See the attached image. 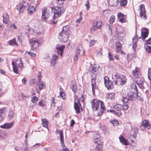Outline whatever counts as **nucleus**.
<instances>
[{
  "label": "nucleus",
  "instance_id": "43",
  "mask_svg": "<svg viewBox=\"0 0 151 151\" xmlns=\"http://www.w3.org/2000/svg\"><path fill=\"white\" fill-rule=\"evenodd\" d=\"M136 96L137 98V99L138 100V101H143V99L142 97L140 96V95L139 96V93H137L136 94V95H134V97Z\"/></svg>",
  "mask_w": 151,
  "mask_h": 151
},
{
  "label": "nucleus",
  "instance_id": "6",
  "mask_svg": "<svg viewBox=\"0 0 151 151\" xmlns=\"http://www.w3.org/2000/svg\"><path fill=\"white\" fill-rule=\"evenodd\" d=\"M114 76L116 79L115 80V84L123 85L126 83L127 79L125 76L122 75H118L117 74H115Z\"/></svg>",
  "mask_w": 151,
  "mask_h": 151
},
{
  "label": "nucleus",
  "instance_id": "42",
  "mask_svg": "<svg viewBox=\"0 0 151 151\" xmlns=\"http://www.w3.org/2000/svg\"><path fill=\"white\" fill-rule=\"evenodd\" d=\"M62 90H63V89L61 88H60V97H62L63 99H64L65 98V93L63 91H61Z\"/></svg>",
  "mask_w": 151,
  "mask_h": 151
},
{
  "label": "nucleus",
  "instance_id": "60",
  "mask_svg": "<svg viewBox=\"0 0 151 151\" xmlns=\"http://www.w3.org/2000/svg\"><path fill=\"white\" fill-rule=\"evenodd\" d=\"M108 57L110 60H114V58L112 57L111 53L109 52L108 53Z\"/></svg>",
  "mask_w": 151,
  "mask_h": 151
},
{
  "label": "nucleus",
  "instance_id": "31",
  "mask_svg": "<svg viewBox=\"0 0 151 151\" xmlns=\"http://www.w3.org/2000/svg\"><path fill=\"white\" fill-rule=\"evenodd\" d=\"M119 138L121 143H123L124 145H127L126 139L123 136H120Z\"/></svg>",
  "mask_w": 151,
  "mask_h": 151
},
{
  "label": "nucleus",
  "instance_id": "26",
  "mask_svg": "<svg viewBox=\"0 0 151 151\" xmlns=\"http://www.w3.org/2000/svg\"><path fill=\"white\" fill-rule=\"evenodd\" d=\"M133 45L132 46V48L134 51L136 50V49L137 46V42L138 41V40L136 37H134L133 38Z\"/></svg>",
  "mask_w": 151,
  "mask_h": 151
},
{
  "label": "nucleus",
  "instance_id": "35",
  "mask_svg": "<svg viewBox=\"0 0 151 151\" xmlns=\"http://www.w3.org/2000/svg\"><path fill=\"white\" fill-rule=\"evenodd\" d=\"M140 14H143L145 13L144 6L143 4H142L140 5Z\"/></svg>",
  "mask_w": 151,
  "mask_h": 151
},
{
  "label": "nucleus",
  "instance_id": "2",
  "mask_svg": "<svg viewBox=\"0 0 151 151\" xmlns=\"http://www.w3.org/2000/svg\"><path fill=\"white\" fill-rule=\"evenodd\" d=\"M12 64L13 72L16 74H19L24 67L21 59L18 58L15 61H12Z\"/></svg>",
  "mask_w": 151,
  "mask_h": 151
},
{
  "label": "nucleus",
  "instance_id": "39",
  "mask_svg": "<svg viewBox=\"0 0 151 151\" xmlns=\"http://www.w3.org/2000/svg\"><path fill=\"white\" fill-rule=\"evenodd\" d=\"M144 81V79L143 78H137L136 81V83L137 84H138L141 83H143Z\"/></svg>",
  "mask_w": 151,
  "mask_h": 151
},
{
  "label": "nucleus",
  "instance_id": "28",
  "mask_svg": "<svg viewBox=\"0 0 151 151\" xmlns=\"http://www.w3.org/2000/svg\"><path fill=\"white\" fill-rule=\"evenodd\" d=\"M28 11L29 14H32L35 11V8L33 6H29L28 8Z\"/></svg>",
  "mask_w": 151,
  "mask_h": 151
},
{
  "label": "nucleus",
  "instance_id": "23",
  "mask_svg": "<svg viewBox=\"0 0 151 151\" xmlns=\"http://www.w3.org/2000/svg\"><path fill=\"white\" fill-rule=\"evenodd\" d=\"M65 47V46L62 45L56 48V49H57L58 53L59 55H60L61 56H62L63 53V50Z\"/></svg>",
  "mask_w": 151,
  "mask_h": 151
},
{
  "label": "nucleus",
  "instance_id": "3",
  "mask_svg": "<svg viewBox=\"0 0 151 151\" xmlns=\"http://www.w3.org/2000/svg\"><path fill=\"white\" fill-rule=\"evenodd\" d=\"M52 12L54 13L53 16L54 20H52V23L53 24H56L57 20H55L58 17L61 16L65 11V9L62 7L54 6L52 8Z\"/></svg>",
  "mask_w": 151,
  "mask_h": 151
},
{
  "label": "nucleus",
  "instance_id": "7",
  "mask_svg": "<svg viewBox=\"0 0 151 151\" xmlns=\"http://www.w3.org/2000/svg\"><path fill=\"white\" fill-rule=\"evenodd\" d=\"M105 86L108 89H111L113 88L114 86L112 82L110 80L107 76H105L104 79Z\"/></svg>",
  "mask_w": 151,
  "mask_h": 151
},
{
  "label": "nucleus",
  "instance_id": "64",
  "mask_svg": "<svg viewBox=\"0 0 151 151\" xmlns=\"http://www.w3.org/2000/svg\"><path fill=\"white\" fill-rule=\"evenodd\" d=\"M143 83H141V84H137V85L139 86V88H142V89H143L144 88V87L143 85Z\"/></svg>",
  "mask_w": 151,
  "mask_h": 151
},
{
  "label": "nucleus",
  "instance_id": "12",
  "mask_svg": "<svg viewBox=\"0 0 151 151\" xmlns=\"http://www.w3.org/2000/svg\"><path fill=\"white\" fill-rule=\"evenodd\" d=\"M14 125V122H12L10 123H6L0 126L1 128L9 129L11 128Z\"/></svg>",
  "mask_w": 151,
  "mask_h": 151
},
{
  "label": "nucleus",
  "instance_id": "21",
  "mask_svg": "<svg viewBox=\"0 0 151 151\" xmlns=\"http://www.w3.org/2000/svg\"><path fill=\"white\" fill-rule=\"evenodd\" d=\"M98 70V66L97 65H94L90 69V71L93 74L96 75L97 73V71Z\"/></svg>",
  "mask_w": 151,
  "mask_h": 151
},
{
  "label": "nucleus",
  "instance_id": "13",
  "mask_svg": "<svg viewBox=\"0 0 151 151\" xmlns=\"http://www.w3.org/2000/svg\"><path fill=\"white\" fill-rule=\"evenodd\" d=\"M58 59V58L56 55L53 54L52 56V58L51 59L50 62L51 65L53 66H54L56 64V61H57Z\"/></svg>",
  "mask_w": 151,
  "mask_h": 151
},
{
  "label": "nucleus",
  "instance_id": "54",
  "mask_svg": "<svg viewBox=\"0 0 151 151\" xmlns=\"http://www.w3.org/2000/svg\"><path fill=\"white\" fill-rule=\"evenodd\" d=\"M146 51L149 53L151 52V46H147L146 47Z\"/></svg>",
  "mask_w": 151,
  "mask_h": 151
},
{
  "label": "nucleus",
  "instance_id": "63",
  "mask_svg": "<svg viewBox=\"0 0 151 151\" xmlns=\"http://www.w3.org/2000/svg\"><path fill=\"white\" fill-rule=\"evenodd\" d=\"M150 71H151V70H150V69L149 68L148 69V78L151 81V76H150Z\"/></svg>",
  "mask_w": 151,
  "mask_h": 151
},
{
  "label": "nucleus",
  "instance_id": "24",
  "mask_svg": "<svg viewBox=\"0 0 151 151\" xmlns=\"http://www.w3.org/2000/svg\"><path fill=\"white\" fill-rule=\"evenodd\" d=\"M26 8V6L22 4H20L18 7V9H19L20 13H23Z\"/></svg>",
  "mask_w": 151,
  "mask_h": 151
},
{
  "label": "nucleus",
  "instance_id": "27",
  "mask_svg": "<svg viewBox=\"0 0 151 151\" xmlns=\"http://www.w3.org/2000/svg\"><path fill=\"white\" fill-rule=\"evenodd\" d=\"M115 93H111L106 94V97L109 99H114Z\"/></svg>",
  "mask_w": 151,
  "mask_h": 151
},
{
  "label": "nucleus",
  "instance_id": "57",
  "mask_svg": "<svg viewBox=\"0 0 151 151\" xmlns=\"http://www.w3.org/2000/svg\"><path fill=\"white\" fill-rule=\"evenodd\" d=\"M97 28L95 25H93V26L91 28V32H94L96 30Z\"/></svg>",
  "mask_w": 151,
  "mask_h": 151
},
{
  "label": "nucleus",
  "instance_id": "10",
  "mask_svg": "<svg viewBox=\"0 0 151 151\" xmlns=\"http://www.w3.org/2000/svg\"><path fill=\"white\" fill-rule=\"evenodd\" d=\"M50 16V14L48 10L45 8L43 9L42 10V19L43 20H46Z\"/></svg>",
  "mask_w": 151,
  "mask_h": 151
},
{
  "label": "nucleus",
  "instance_id": "32",
  "mask_svg": "<svg viewBox=\"0 0 151 151\" xmlns=\"http://www.w3.org/2000/svg\"><path fill=\"white\" fill-rule=\"evenodd\" d=\"M98 146H96L95 149V151H102V146L101 144L97 143Z\"/></svg>",
  "mask_w": 151,
  "mask_h": 151
},
{
  "label": "nucleus",
  "instance_id": "56",
  "mask_svg": "<svg viewBox=\"0 0 151 151\" xmlns=\"http://www.w3.org/2000/svg\"><path fill=\"white\" fill-rule=\"evenodd\" d=\"M38 105L40 106L44 107L45 105L44 102L43 101H41L39 102Z\"/></svg>",
  "mask_w": 151,
  "mask_h": 151
},
{
  "label": "nucleus",
  "instance_id": "34",
  "mask_svg": "<svg viewBox=\"0 0 151 151\" xmlns=\"http://www.w3.org/2000/svg\"><path fill=\"white\" fill-rule=\"evenodd\" d=\"M5 111V109L4 108L0 109V122H1L4 119L3 116L1 114Z\"/></svg>",
  "mask_w": 151,
  "mask_h": 151
},
{
  "label": "nucleus",
  "instance_id": "53",
  "mask_svg": "<svg viewBox=\"0 0 151 151\" xmlns=\"http://www.w3.org/2000/svg\"><path fill=\"white\" fill-rule=\"evenodd\" d=\"M85 6H86L87 10H89L90 8V6L88 0H87L86 1V3L85 4Z\"/></svg>",
  "mask_w": 151,
  "mask_h": 151
},
{
  "label": "nucleus",
  "instance_id": "36",
  "mask_svg": "<svg viewBox=\"0 0 151 151\" xmlns=\"http://www.w3.org/2000/svg\"><path fill=\"white\" fill-rule=\"evenodd\" d=\"M71 88L72 91L74 92H76L77 91V86L75 83H72L71 86Z\"/></svg>",
  "mask_w": 151,
  "mask_h": 151
},
{
  "label": "nucleus",
  "instance_id": "59",
  "mask_svg": "<svg viewBox=\"0 0 151 151\" xmlns=\"http://www.w3.org/2000/svg\"><path fill=\"white\" fill-rule=\"evenodd\" d=\"M41 73L40 72H39L38 76H37V78L38 81H41Z\"/></svg>",
  "mask_w": 151,
  "mask_h": 151
},
{
  "label": "nucleus",
  "instance_id": "58",
  "mask_svg": "<svg viewBox=\"0 0 151 151\" xmlns=\"http://www.w3.org/2000/svg\"><path fill=\"white\" fill-rule=\"evenodd\" d=\"M140 16L141 18L143 17L145 20L146 19V15L145 14V13L143 14H140Z\"/></svg>",
  "mask_w": 151,
  "mask_h": 151
},
{
  "label": "nucleus",
  "instance_id": "18",
  "mask_svg": "<svg viewBox=\"0 0 151 151\" xmlns=\"http://www.w3.org/2000/svg\"><path fill=\"white\" fill-rule=\"evenodd\" d=\"M132 131L131 133L132 134L133 138H136L137 137L136 134L138 132V129L137 128L135 127H133L131 128Z\"/></svg>",
  "mask_w": 151,
  "mask_h": 151
},
{
  "label": "nucleus",
  "instance_id": "29",
  "mask_svg": "<svg viewBox=\"0 0 151 151\" xmlns=\"http://www.w3.org/2000/svg\"><path fill=\"white\" fill-rule=\"evenodd\" d=\"M116 50L117 52H119L121 49V45L120 42H118L116 43Z\"/></svg>",
  "mask_w": 151,
  "mask_h": 151
},
{
  "label": "nucleus",
  "instance_id": "38",
  "mask_svg": "<svg viewBox=\"0 0 151 151\" xmlns=\"http://www.w3.org/2000/svg\"><path fill=\"white\" fill-rule=\"evenodd\" d=\"M42 124L43 126L45 127H48V122L46 119H42Z\"/></svg>",
  "mask_w": 151,
  "mask_h": 151
},
{
  "label": "nucleus",
  "instance_id": "14",
  "mask_svg": "<svg viewBox=\"0 0 151 151\" xmlns=\"http://www.w3.org/2000/svg\"><path fill=\"white\" fill-rule=\"evenodd\" d=\"M99 102L100 104V109H101V111L98 113V116H101L102 114L103 111L106 109L104 106V104L103 102L100 100H99Z\"/></svg>",
  "mask_w": 151,
  "mask_h": 151
},
{
  "label": "nucleus",
  "instance_id": "48",
  "mask_svg": "<svg viewBox=\"0 0 151 151\" xmlns=\"http://www.w3.org/2000/svg\"><path fill=\"white\" fill-rule=\"evenodd\" d=\"M115 20V17L114 16H112L111 17V18H110L109 20V22L110 24H112L114 22Z\"/></svg>",
  "mask_w": 151,
  "mask_h": 151
},
{
  "label": "nucleus",
  "instance_id": "30",
  "mask_svg": "<svg viewBox=\"0 0 151 151\" xmlns=\"http://www.w3.org/2000/svg\"><path fill=\"white\" fill-rule=\"evenodd\" d=\"M38 39L36 38H34L32 39H31L29 40V42L32 46L33 45H34L35 43L38 42Z\"/></svg>",
  "mask_w": 151,
  "mask_h": 151
},
{
  "label": "nucleus",
  "instance_id": "15",
  "mask_svg": "<svg viewBox=\"0 0 151 151\" xmlns=\"http://www.w3.org/2000/svg\"><path fill=\"white\" fill-rule=\"evenodd\" d=\"M3 22L5 24L8 23L9 20V17L8 14L6 12H4L3 15Z\"/></svg>",
  "mask_w": 151,
  "mask_h": 151
},
{
  "label": "nucleus",
  "instance_id": "4",
  "mask_svg": "<svg viewBox=\"0 0 151 151\" xmlns=\"http://www.w3.org/2000/svg\"><path fill=\"white\" fill-rule=\"evenodd\" d=\"M122 102L124 103L123 105L119 104L115 105L113 107L114 110H110V111L118 116L121 115L122 114L121 110H127L128 107L127 104H125L127 102L124 103L122 101Z\"/></svg>",
  "mask_w": 151,
  "mask_h": 151
},
{
  "label": "nucleus",
  "instance_id": "20",
  "mask_svg": "<svg viewBox=\"0 0 151 151\" xmlns=\"http://www.w3.org/2000/svg\"><path fill=\"white\" fill-rule=\"evenodd\" d=\"M117 16L120 22L123 23L125 22V16L120 12H119L117 14Z\"/></svg>",
  "mask_w": 151,
  "mask_h": 151
},
{
  "label": "nucleus",
  "instance_id": "47",
  "mask_svg": "<svg viewBox=\"0 0 151 151\" xmlns=\"http://www.w3.org/2000/svg\"><path fill=\"white\" fill-rule=\"evenodd\" d=\"M39 98L36 96H34L32 97L31 99L32 102L33 103L37 102Z\"/></svg>",
  "mask_w": 151,
  "mask_h": 151
},
{
  "label": "nucleus",
  "instance_id": "62",
  "mask_svg": "<svg viewBox=\"0 0 151 151\" xmlns=\"http://www.w3.org/2000/svg\"><path fill=\"white\" fill-rule=\"evenodd\" d=\"M4 25L0 22V31L2 30L4 28Z\"/></svg>",
  "mask_w": 151,
  "mask_h": 151
},
{
  "label": "nucleus",
  "instance_id": "44",
  "mask_svg": "<svg viewBox=\"0 0 151 151\" xmlns=\"http://www.w3.org/2000/svg\"><path fill=\"white\" fill-rule=\"evenodd\" d=\"M127 0H121L120 5L121 6H125L127 4Z\"/></svg>",
  "mask_w": 151,
  "mask_h": 151
},
{
  "label": "nucleus",
  "instance_id": "52",
  "mask_svg": "<svg viewBox=\"0 0 151 151\" xmlns=\"http://www.w3.org/2000/svg\"><path fill=\"white\" fill-rule=\"evenodd\" d=\"M84 99L83 95H82L80 98L77 100L78 102V103H80V102H82L84 103Z\"/></svg>",
  "mask_w": 151,
  "mask_h": 151
},
{
  "label": "nucleus",
  "instance_id": "55",
  "mask_svg": "<svg viewBox=\"0 0 151 151\" xmlns=\"http://www.w3.org/2000/svg\"><path fill=\"white\" fill-rule=\"evenodd\" d=\"M55 100L54 98L53 97H52L51 99L52 101V103L51 104V106H55V103L54 102V100Z\"/></svg>",
  "mask_w": 151,
  "mask_h": 151
},
{
  "label": "nucleus",
  "instance_id": "45",
  "mask_svg": "<svg viewBox=\"0 0 151 151\" xmlns=\"http://www.w3.org/2000/svg\"><path fill=\"white\" fill-rule=\"evenodd\" d=\"M9 44L10 45H17V43L15 41V39H13L12 40L9 41Z\"/></svg>",
  "mask_w": 151,
  "mask_h": 151
},
{
  "label": "nucleus",
  "instance_id": "49",
  "mask_svg": "<svg viewBox=\"0 0 151 151\" xmlns=\"http://www.w3.org/2000/svg\"><path fill=\"white\" fill-rule=\"evenodd\" d=\"M111 123L114 126H117L119 124L118 121L115 120H114V121H112Z\"/></svg>",
  "mask_w": 151,
  "mask_h": 151
},
{
  "label": "nucleus",
  "instance_id": "25",
  "mask_svg": "<svg viewBox=\"0 0 151 151\" xmlns=\"http://www.w3.org/2000/svg\"><path fill=\"white\" fill-rule=\"evenodd\" d=\"M18 97L19 100H24L29 97L28 96L21 93L19 94Z\"/></svg>",
  "mask_w": 151,
  "mask_h": 151
},
{
  "label": "nucleus",
  "instance_id": "9",
  "mask_svg": "<svg viewBox=\"0 0 151 151\" xmlns=\"http://www.w3.org/2000/svg\"><path fill=\"white\" fill-rule=\"evenodd\" d=\"M83 50V46L82 45H79L76 48V54L74 58V61L77 60L79 57V55L80 53V52Z\"/></svg>",
  "mask_w": 151,
  "mask_h": 151
},
{
  "label": "nucleus",
  "instance_id": "1",
  "mask_svg": "<svg viewBox=\"0 0 151 151\" xmlns=\"http://www.w3.org/2000/svg\"><path fill=\"white\" fill-rule=\"evenodd\" d=\"M131 88L133 92L130 91L127 93V95L123 96L122 99V101L124 103L127 102L129 101H132L134 99V95H136L138 93L137 88V86L134 84L131 85Z\"/></svg>",
  "mask_w": 151,
  "mask_h": 151
},
{
  "label": "nucleus",
  "instance_id": "19",
  "mask_svg": "<svg viewBox=\"0 0 151 151\" xmlns=\"http://www.w3.org/2000/svg\"><path fill=\"white\" fill-rule=\"evenodd\" d=\"M140 127H144L148 129H150V125L148 121L147 120H145L141 123Z\"/></svg>",
  "mask_w": 151,
  "mask_h": 151
},
{
  "label": "nucleus",
  "instance_id": "37",
  "mask_svg": "<svg viewBox=\"0 0 151 151\" xmlns=\"http://www.w3.org/2000/svg\"><path fill=\"white\" fill-rule=\"evenodd\" d=\"M117 34V37L119 38H121L124 37V33L123 32H116Z\"/></svg>",
  "mask_w": 151,
  "mask_h": 151
},
{
  "label": "nucleus",
  "instance_id": "41",
  "mask_svg": "<svg viewBox=\"0 0 151 151\" xmlns=\"http://www.w3.org/2000/svg\"><path fill=\"white\" fill-rule=\"evenodd\" d=\"M38 83L39 86V89L40 90H42L43 89V86H44V84L43 82L40 81H38Z\"/></svg>",
  "mask_w": 151,
  "mask_h": 151
},
{
  "label": "nucleus",
  "instance_id": "8",
  "mask_svg": "<svg viewBox=\"0 0 151 151\" xmlns=\"http://www.w3.org/2000/svg\"><path fill=\"white\" fill-rule=\"evenodd\" d=\"M99 101H98L96 99H94L91 100V107L93 110L96 111L99 108Z\"/></svg>",
  "mask_w": 151,
  "mask_h": 151
},
{
  "label": "nucleus",
  "instance_id": "46",
  "mask_svg": "<svg viewBox=\"0 0 151 151\" xmlns=\"http://www.w3.org/2000/svg\"><path fill=\"white\" fill-rule=\"evenodd\" d=\"M102 22H96L95 23V26L97 29H99L101 27Z\"/></svg>",
  "mask_w": 151,
  "mask_h": 151
},
{
  "label": "nucleus",
  "instance_id": "22",
  "mask_svg": "<svg viewBox=\"0 0 151 151\" xmlns=\"http://www.w3.org/2000/svg\"><path fill=\"white\" fill-rule=\"evenodd\" d=\"M91 82L92 92L93 93H94L95 91L94 89L96 88V85L95 79L94 78H92Z\"/></svg>",
  "mask_w": 151,
  "mask_h": 151
},
{
  "label": "nucleus",
  "instance_id": "50",
  "mask_svg": "<svg viewBox=\"0 0 151 151\" xmlns=\"http://www.w3.org/2000/svg\"><path fill=\"white\" fill-rule=\"evenodd\" d=\"M6 133L2 131H0V139L3 138L5 136H6Z\"/></svg>",
  "mask_w": 151,
  "mask_h": 151
},
{
  "label": "nucleus",
  "instance_id": "61",
  "mask_svg": "<svg viewBox=\"0 0 151 151\" xmlns=\"http://www.w3.org/2000/svg\"><path fill=\"white\" fill-rule=\"evenodd\" d=\"M96 42L95 40H91L90 42V46H93L95 44Z\"/></svg>",
  "mask_w": 151,
  "mask_h": 151
},
{
  "label": "nucleus",
  "instance_id": "40",
  "mask_svg": "<svg viewBox=\"0 0 151 151\" xmlns=\"http://www.w3.org/2000/svg\"><path fill=\"white\" fill-rule=\"evenodd\" d=\"M40 43L39 42V41H38V42H37L36 43H35L34 44V45H32L31 47V49L32 50H34L35 49H36L37 47H38L40 45Z\"/></svg>",
  "mask_w": 151,
  "mask_h": 151
},
{
  "label": "nucleus",
  "instance_id": "16",
  "mask_svg": "<svg viewBox=\"0 0 151 151\" xmlns=\"http://www.w3.org/2000/svg\"><path fill=\"white\" fill-rule=\"evenodd\" d=\"M81 106L80 103H78V102H74V107L76 111V113L77 114H78L80 112V107Z\"/></svg>",
  "mask_w": 151,
  "mask_h": 151
},
{
  "label": "nucleus",
  "instance_id": "17",
  "mask_svg": "<svg viewBox=\"0 0 151 151\" xmlns=\"http://www.w3.org/2000/svg\"><path fill=\"white\" fill-rule=\"evenodd\" d=\"M108 4L111 6H116L118 4V0H108Z\"/></svg>",
  "mask_w": 151,
  "mask_h": 151
},
{
  "label": "nucleus",
  "instance_id": "51",
  "mask_svg": "<svg viewBox=\"0 0 151 151\" xmlns=\"http://www.w3.org/2000/svg\"><path fill=\"white\" fill-rule=\"evenodd\" d=\"M26 54H27L28 55H30V56L32 57H36V55L35 53H34L31 52L27 51L26 52Z\"/></svg>",
  "mask_w": 151,
  "mask_h": 151
},
{
  "label": "nucleus",
  "instance_id": "11",
  "mask_svg": "<svg viewBox=\"0 0 151 151\" xmlns=\"http://www.w3.org/2000/svg\"><path fill=\"white\" fill-rule=\"evenodd\" d=\"M141 36L143 38H145L148 36V31L145 28H143L141 29Z\"/></svg>",
  "mask_w": 151,
  "mask_h": 151
},
{
  "label": "nucleus",
  "instance_id": "5",
  "mask_svg": "<svg viewBox=\"0 0 151 151\" xmlns=\"http://www.w3.org/2000/svg\"><path fill=\"white\" fill-rule=\"evenodd\" d=\"M69 28L68 26L63 27V30L58 36L60 40L63 42L67 41L69 37Z\"/></svg>",
  "mask_w": 151,
  "mask_h": 151
},
{
  "label": "nucleus",
  "instance_id": "33",
  "mask_svg": "<svg viewBox=\"0 0 151 151\" xmlns=\"http://www.w3.org/2000/svg\"><path fill=\"white\" fill-rule=\"evenodd\" d=\"M14 115V111L12 110H10L9 111V115L8 116V118L9 119H11L12 118Z\"/></svg>",
  "mask_w": 151,
  "mask_h": 151
}]
</instances>
